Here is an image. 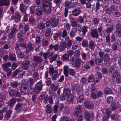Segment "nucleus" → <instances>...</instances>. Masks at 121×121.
I'll list each match as a JSON object with an SVG mask.
<instances>
[{"mask_svg": "<svg viewBox=\"0 0 121 121\" xmlns=\"http://www.w3.org/2000/svg\"><path fill=\"white\" fill-rule=\"evenodd\" d=\"M42 83L41 81L36 83L35 86L34 91L36 94H38L42 90Z\"/></svg>", "mask_w": 121, "mask_h": 121, "instance_id": "423d86ee", "label": "nucleus"}, {"mask_svg": "<svg viewBox=\"0 0 121 121\" xmlns=\"http://www.w3.org/2000/svg\"><path fill=\"white\" fill-rule=\"evenodd\" d=\"M37 26L38 29L39 30H41L44 28L45 26L44 23L41 22L38 23Z\"/></svg>", "mask_w": 121, "mask_h": 121, "instance_id": "ea45409f", "label": "nucleus"}, {"mask_svg": "<svg viewBox=\"0 0 121 121\" xmlns=\"http://www.w3.org/2000/svg\"><path fill=\"white\" fill-rule=\"evenodd\" d=\"M61 58L62 60L64 61H67L69 59V57L67 54H65L62 56Z\"/></svg>", "mask_w": 121, "mask_h": 121, "instance_id": "09e8293b", "label": "nucleus"}, {"mask_svg": "<svg viewBox=\"0 0 121 121\" xmlns=\"http://www.w3.org/2000/svg\"><path fill=\"white\" fill-rule=\"evenodd\" d=\"M111 106L112 111H114L116 109L117 105L115 102H113L111 104Z\"/></svg>", "mask_w": 121, "mask_h": 121, "instance_id": "603ef678", "label": "nucleus"}, {"mask_svg": "<svg viewBox=\"0 0 121 121\" xmlns=\"http://www.w3.org/2000/svg\"><path fill=\"white\" fill-rule=\"evenodd\" d=\"M21 17L20 13L19 11H17L15 12L14 16H11V19H14V22L16 23H17L20 21Z\"/></svg>", "mask_w": 121, "mask_h": 121, "instance_id": "0eeeda50", "label": "nucleus"}, {"mask_svg": "<svg viewBox=\"0 0 121 121\" xmlns=\"http://www.w3.org/2000/svg\"><path fill=\"white\" fill-rule=\"evenodd\" d=\"M14 89H11L10 87L8 88V91L9 97H13L15 96V92L14 91Z\"/></svg>", "mask_w": 121, "mask_h": 121, "instance_id": "c85d7f7f", "label": "nucleus"}, {"mask_svg": "<svg viewBox=\"0 0 121 121\" xmlns=\"http://www.w3.org/2000/svg\"><path fill=\"white\" fill-rule=\"evenodd\" d=\"M105 9L107 14H111V10L109 9L108 6H105Z\"/></svg>", "mask_w": 121, "mask_h": 121, "instance_id": "0e129e2a", "label": "nucleus"}, {"mask_svg": "<svg viewBox=\"0 0 121 121\" xmlns=\"http://www.w3.org/2000/svg\"><path fill=\"white\" fill-rule=\"evenodd\" d=\"M62 32L60 30L58 31L57 32L54 34L53 35V37L54 39H56L60 38V37Z\"/></svg>", "mask_w": 121, "mask_h": 121, "instance_id": "72a5a7b5", "label": "nucleus"}, {"mask_svg": "<svg viewBox=\"0 0 121 121\" xmlns=\"http://www.w3.org/2000/svg\"><path fill=\"white\" fill-rule=\"evenodd\" d=\"M105 43H106L107 45H108L109 46H111L109 35H107L106 36Z\"/></svg>", "mask_w": 121, "mask_h": 121, "instance_id": "de8ad7c7", "label": "nucleus"}, {"mask_svg": "<svg viewBox=\"0 0 121 121\" xmlns=\"http://www.w3.org/2000/svg\"><path fill=\"white\" fill-rule=\"evenodd\" d=\"M27 84H29L30 86H32L35 83L34 79L31 78H29L27 81Z\"/></svg>", "mask_w": 121, "mask_h": 121, "instance_id": "37998d69", "label": "nucleus"}, {"mask_svg": "<svg viewBox=\"0 0 121 121\" xmlns=\"http://www.w3.org/2000/svg\"><path fill=\"white\" fill-rule=\"evenodd\" d=\"M42 43L43 46H47L48 45L49 43L47 39H44L42 40Z\"/></svg>", "mask_w": 121, "mask_h": 121, "instance_id": "680f3d73", "label": "nucleus"}, {"mask_svg": "<svg viewBox=\"0 0 121 121\" xmlns=\"http://www.w3.org/2000/svg\"><path fill=\"white\" fill-rule=\"evenodd\" d=\"M36 13L35 15H36L37 16H42L43 13V9L41 6H39L37 8L35 9Z\"/></svg>", "mask_w": 121, "mask_h": 121, "instance_id": "2eb2a0df", "label": "nucleus"}, {"mask_svg": "<svg viewBox=\"0 0 121 121\" xmlns=\"http://www.w3.org/2000/svg\"><path fill=\"white\" fill-rule=\"evenodd\" d=\"M58 73V71L56 70H55L54 73L52 74V79L53 80H55L56 79Z\"/></svg>", "mask_w": 121, "mask_h": 121, "instance_id": "a18cd8bd", "label": "nucleus"}, {"mask_svg": "<svg viewBox=\"0 0 121 121\" xmlns=\"http://www.w3.org/2000/svg\"><path fill=\"white\" fill-rule=\"evenodd\" d=\"M29 85L26 82L22 83L21 86L20 91L23 95H25L28 92Z\"/></svg>", "mask_w": 121, "mask_h": 121, "instance_id": "7ed1b4c3", "label": "nucleus"}, {"mask_svg": "<svg viewBox=\"0 0 121 121\" xmlns=\"http://www.w3.org/2000/svg\"><path fill=\"white\" fill-rule=\"evenodd\" d=\"M108 73L109 75H111L114 78L118 74V71L116 70L114 66L112 65L110 66L109 68Z\"/></svg>", "mask_w": 121, "mask_h": 121, "instance_id": "20e7f679", "label": "nucleus"}, {"mask_svg": "<svg viewBox=\"0 0 121 121\" xmlns=\"http://www.w3.org/2000/svg\"><path fill=\"white\" fill-rule=\"evenodd\" d=\"M11 86L13 88H15L16 89L18 87L19 85V83L17 82L13 81L11 82L10 83Z\"/></svg>", "mask_w": 121, "mask_h": 121, "instance_id": "58836bf2", "label": "nucleus"}, {"mask_svg": "<svg viewBox=\"0 0 121 121\" xmlns=\"http://www.w3.org/2000/svg\"><path fill=\"white\" fill-rule=\"evenodd\" d=\"M66 96L67 101L70 104L72 103L73 100V96L72 94H70Z\"/></svg>", "mask_w": 121, "mask_h": 121, "instance_id": "5701e85b", "label": "nucleus"}, {"mask_svg": "<svg viewBox=\"0 0 121 121\" xmlns=\"http://www.w3.org/2000/svg\"><path fill=\"white\" fill-rule=\"evenodd\" d=\"M114 26L113 25H111L106 30V32L108 33L111 32L113 30Z\"/></svg>", "mask_w": 121, "mask_h": 121, "instance_id": "8fccbe9b", "label": "nucleus"}, {"mask_svg": "<svg viewBox=\"0 0 121 121\" xmlns=\"http://www.w3.org/2000/svg\"><path fill=\"white\" fill-rule=\"evenodd\" d=\"M51 30L50 28H49L46 29L45 32V36L48 37H49L50 35Z\"/></svg>", "mask_w": 121, "mask_h": 121, "instance_id": "a19ab883", "label": "nucleus"}, {"mask_svg": "<svg viewBox=\"0 0 121 121\" xmlns=\"http://www.w3.org/2000/svg\"><path fill=\"white\" fill-rule=\"evenodd\" d=\"M22 106V104L19 103H17L15 106V110L17 111H20L21 109Z\"/></svg>", "mask_w": 121, "mask_h": 121, "instance_id": "2f4dec72", "label": "nucleus"}, {"mask_svg": "<svg viewBox=\"0 0 121 121\" xmlns=\"http://www.w3.org/2000/svg\"><path fill=\"white\" fill-rule=\"evenodd\" d=\"M113 100V97L111 96L108 97L107 99V103L108 104L111 103Z\"/></svg>", "mask_w": 121, "mask_h": 121, "instance_id": "774afa93", "label": "nucleus"}, {"mask_svg": "<svg viewBox=\"0 0 121 121\" xmlns=\"http://www.w3.org/2000/svg\"><path fill=\"white\" fill-rule=\"evenodd\" d=\"M81 63V60L79 58H78L75 60L74 62L72 63V66L75 67L76 69L80 68Z\"/></svg>", "mask_w": 121, "mask_h": 121, "instance_id": "1a4fd4ad", "label": "nucleus"}, {"mask_svg": "<svg viewBox=\"0 0 121 121\" xmlns=\"http://www.w3.org/2000/svg\"><path fill=\"white\" fill-rule=\"evenodd\" d=\"M65 40L67 42L66 47L67 48H69L72 45L73 43V41L72 40L69 39V37L66 38Z\"/></svg>", "mask_w": 121, "mask_h": 121, "instance_id": "f3484780", "label": "nucleus"}, {"mask_svg": "<svg viewBox=\"0 0 121 121\" xmlns=\"http://www.w3.org/2000/svg\"><path fill=\"white\" fill-rule=\"evenodd\" d=\"M112 13L113 16L116 17H118L120 15V13L118 11H113Z\"/></svg>", "mask_w": 121, "mask_h": 121, "instance_id": "5fc2aeb1", "label": "nucleus"}, {"mask_svg": "<svg viewBox=\"0 0 121 121\" xmlns=\"http://www.w3.org/2000/svg\"><path fill=\"white\" fill-rule=\"evenodd\" d=\"M88 26H84L81 28V31L82 32V35H85L87 31Z\"/></svg>", "mask_w": 121, "mask_h": 121, "instance_id": "49530a36", "label": "nucleus"}, {"mask_svg": "<svg viewBox=\"0 0 121 121\" xmlns=\"http://www.w3.org/2000/svg\"><path fill=\"white\" fill-rule=\"evenodd\" d=\"M16 102V100L15 98H12L9 100L8 103V105L10 108H12Z\"/></svg>", "mask_w": 121, "mask_h": 121, "instance_id": "a211bd4d", "label": "nucleus"}, {"mask_svg": "<svg viewBox=\"0 0 121 121\" xmlns=\"http://www.w3.org/2000/svg\"><path fill=\"white\" fill-rule=\"evenodd\" d=\"M14 91L15 92V96L16 97L18 98H20L21 97V94L20 92L18 91V89L15 90L14 89Z\"/></svg>", "mask_w": 121, "mask_h": 121, "instance_id": "3c124183", "label": "nucleus"}, {"mask_svg": "<svg viewBox=\"0 0 121 121\" xmlns=\"http://www.w3.org/2000/svg\"><path fill=\"white\" fill-rule=\"evenodd\" d=\"M30 63V61L27 60L24 61L22 64V67L25 70H27L29 68V65Z\"/></svg>", "mask_w": 121, "mask_h": 121, "instance_id": "9b49d317", "label": "nucleus"}, {"mask_svg": "<svg viewBox=\"0 0 121 121\" xmlns=\"http://www.w3.org/2000/svg\"><path fill=\"white\" fill-rule=\"evenodd\" d=\"M58 111V105L57 104H55L53 106V111L54 113H56Z\"/></svg>", "mask_w": 121, "mask_h": 121, "instance_id": "864d4df0", "label": "nucleus"}, {"mask_svg": "<svg viewBox=\"0 0 121 121\" xmlns=\"http://www.w3.org/2000/svg\"><path fill=\"white\" fill-rule=\"evenodd\" d=\"M83 66L85 69L88 70L91 68L89 63L88 62H87L83 65Z\"/></svg>", "mask_w": 121, "mask_h": 121, "instance_id": "69168bd1", "label": "nucleus"}, {"mask_svg": "<svg viewBox=\"0 0 121 121\" xmlns=\"http://www.w3.org/2000/svg\"><path fill=\"white\" fill-rule=\"evenodd\" d=\"M41 38L39 36H37L35 38V42L37 45H38L41 43Z\"/></svg>", "mask_w": 121, "mask_h": 121, "instance_id": "e2e57ef3", "label": "nucleus"}, {"mask_svg": "<svg viewBox=\"0 0 121 121\" xmlns=\"http://www.w3.org/2000/svg\"><path fill=\"white\" fill-rule=\"evenodd\" d=\"M80 10L79 8H77L73 10L72 12V14L74 16H78L80 13Z\"/></svg>", "mask_w": 121, "mask_h": 121, "instance_id": "b1692460", "label": "nucleus"}, {"mask_svg": "<svg viewBox=\"0 0 121 121\" xmlns=\"http://www.w3.org/2000/svg\"><path fill=\"white\" fill-rule=\"evenodd\" d=\"M104 94L106 95L112 94L113 93L112 90L111 89L108 87L105 88L104 89Z\"/></svg>", "mask_w": 121, "mask_h": 121, "instance_id": "f704fd0d", "label": "nucleus"}, {"mask_svg": "<svg viewBox=\"0 0 121 121\" xmlns=\"http://www.w3.org/2000/svg\"><path fill=\"white\" fill-rule=\"evenodd\" d=\"M100 19L98 16L95 17L92 20V23L95 25H97L99 22Z\"/></svg>", "mask_w": 121, "mask_h": 121, "instance_id": "c9c22d12", "label": "nucleus"}, {"mask_svg": "<svg viewBox=\"0 0 121 121\" xmlns=\"http://www.w3.org/2000/svg\"><path fill=\"white\" fill-rule=\"evenodd\" d=\"M72 30L69 33V35L71 37H74L77 32V30L75 28H72Z\"/></svg>", "mask_w": 121, "mask_h": 121, "instance_id": "bb28decb", "label": "nucleus"}, {"mask_svg": "<svg viewBox=\"0 0 121 121\" xmlns=\"http://www.w3.org/2000/svg\"><path fill=\"white\" fill-rule=\"evenodd\" d=\"M103 61V59L100 58H97L95 60V62L96 64L98 65L101 64Z\"/></svg>", "mask_w": 121, "mask_h": 121, "instance_id": "c03bdc74", "label": "nucleus"}, {"mask_svg": "<svg viewBox=\"0 0 121 121\" xmlns=\"http://www.w3.org/2000/svg\"><path fill=\"white\" fill-rule=\"evenodd\" d=\"M50 1L48 0H43L42 1L43 7L50 6Z\"/></svg>", "mask_w": 121, "mask_h": 121, "instance_id": "a878e982", "label": "nucleus"}, {"mask_svg": "<svg viewBox=\"0 0 121 121\" xmlns=\"http://www.w3.org/2000/svg\"><path fill=\"white\" fill-rule=\"evenodd\" d=\"M84 117L86 121H91L90 118H93L94 116V114L92 113H90L87 111L84 112Z\"/></svg>", "mask_w": 121, "mask_h": 121, "instance_id": "9d476101", "label": "nucleus"}, {"mask_svg": "<svg viewBox=\"0 0 121 121\" xmlns=\"http://www.w3.org/2000/svg\"><path fill=\"white\" fill-rule=\"evenodd\" d=\"M8 59L9 60L12 61H15L16 59L15 55L13 53H9L8 56Z\"/></svg>", "mask_w": 121, "mask_h": 121, "instance_id": "393cba45", "label": "nucleus"}, {"mask_svg": "<svg viewBox=\"0 0 121 121\" xmlns=\"http://www.w3.org/2000/svg\"><path fill=\"white\" fill-rule=\"evenodd\" d=\"M59 45L57 44L55 45L51 44L49 46V49H54L55 51H57L59 50Z\"/></svg>", "mask_w": 121, "mask_h": 121, "instance_id": "6ab92c4d", "label": "nucleus"}, {"mask_svg": "<svg viewBox=\"0 0 121 121\" xmlns=\"http://www.w3.org/2000/svg\"><path fill=\"white\" fill-rule=\"evenodd\" d=\"M29 24L32 26H34L35 23V18L32 16H30L29 19Z\"/></svg>", "mask_w": 121, "mask_h": 121, "instance_id": "7c9ffc66", "label": "nucleus"}, {"mask_svg": "<svg viewBox=\"0 0 121 121\" xmlns=\"http://www.w3.org/2000/svg\"><path fill=\"white\" fill-rule=\"evenodd\" d=\"M33 60L36 64L40 63L42 61V59L41 58L40 56H34L33 57Z\"/></svg>", "mask_w": 121, "mask_h": 121, "instance_id": "ddd939ff", "label": "nucleus"}, {"mask_svg": "<svg viewBox=\"0 0 121 121\" xmlns=\"http://www.w3.org/2000/svg\"><path fill=\"white\" fill-rule=\"evenodd\" d=\"M20 72V71L19 69H17L13 72L12 75L13 77H15L16 76L18 73Z\"/></svg>", "mask_w": 121, "mask_h": 121, "instance_id": "bf43d9fd", "label": "nucleus"}, {"mask_svg": "<svg viewBox=\"0 0 121 121\" xmlns=\"http://www.w3.org/2000/svg\"><path fill=\"white\" fill-rule=\"evenodd\" d=\"M46 112L50 114L52 111V108L51 106L49 104H48L46 106Z\"/></svg>", "mask_w": 121, "mask_h": 121, "instance_id": "c756f323", "label": "nucleus"}, {"mask_svg": "<svg viewBox=\"0 0 121 121\" xmlns=\"http://www.w3.org/2000/svg\"><path fill=\"white\" fill-rule=\"evenodd\" d=\"M20 10L22 13H26V7L22 3L20 4Z\"/></svg>", "mask_w": 121, "mask_h": 121, "instance_id": "4be33fe9", "label": "nucleus"}, {"mask_svg": "<svg viewBox=\"0 0 121 121\" xmlns=\"http://www.w3.org/2000/svg\"><path fill=\"white\" fill-rule=\"evenodd\" d=\"M63 93L66 96L72 94H71V90L69 88H64L63 89Z\"/></svg>", "mask_w": 121, "mask_h": 121, "instance_id": "4c0bfd02", "label": "nucleus"}, {"mask_svg": "<svg viewBox=\"0 0 121 121\" xmlns=\"http://www.w3.org/2000/svg\"><path fill=\"white\" fill-rule=\"evenodd\" d=\"M57 56V54H55L52 56L50 57V62H52L56 60V59Z\"/></svg>", "mask_w": 121, "mask_h": 121, "instance_id": "4d7b16f0", "label": "nucleus"}, {"mask_svg": "<svg viewBox=\"0 0 121 121\" xmlns=\"http://www.w3.org/2000/svg\"><path fill=\"white\" fill-rule=\"evenodd\" d=\"M30 28L28 23H23V25L20 24L18 29L20 30V31L17 34V37L20 38L22 37L23 35H26L27 32L28 31Z\"/></svg>", "mask_w": 121, "mask_h": 121, "instance_id": "f257e3e1", "label": "nucleus"}, {"mask_svg": "<svg viewBox=\"0 0 121 121\" xmlns=\"http://www.w3.org/2000/svg\"><path fill=\"white\" fill-rule=\"evenodd\" d=\"M50 87L52 90L56 91L58 88V86H56L53 84H52L51 85Z\"/></svg>", "mask_w": 121, "mask_h": 121, "instance_id": "052dcab7", "label": "nucleus"}, {"mask_svg": "<svg viewBox=\"0 0 121 121\" xmlns=\"http://www.w3.org/2000/svg\"><path fill=\"white\" fill-rule=\"evenodd\" d=\"M43 9L44 12L46 14H49L51 11L50 6L43 7Z\"/></svg>", "mask_w": 121, "mask_h": 121, "instance_id": "473e14b6", "label": "nucleus"}, {"mask_svg": "<svg viewBox=\"0 0 121 121\" xmlns=\"http://www.w3.org/2000/svg\"><path fill=\"white\" fill-rule=\"evenodd\" d=\"M59 20L58 19L54 17L51 18L50 20L47 19L45 22L46 26L48 27L51 25V26L53 27H56L58 24Z\"/></svg>", "mask_w": 121, "mask_h": 121, "instance_id": "f03ea898", "label": "nucleus"}, {"mask_svg": "<svg viewBox=\"0 0 121 121\" xmlns=\"http://www.w3.org/2000/svg\"><path fill=\"white\" fill-rule=\"evenodd\" d=\"M103 95V92L101 91H99L96 93L93 92L92 93L91 97L93 99H96L99 97H101Z\"/></svg>", "mask_w": 121, "mask_h": 121, "instance_id": "6e6552de", "label": "nucleus"}, {"mask_svg": "<svg viewBox=\"0 0 121 121\" xmlns=\"http://www.w3.org/2000/svg\"><path fill=\"white\" fill-rule=\"evenodd\" d=\"M85 106L88 109H91L94 107V104L88 101H86L84 103Z\"/></svg>", "mask_w": 121, "mask_h": 121, "instance_id": "aec40b11", "label": "nucleus"}, {"mask_svg": "<svg viewBox=\"0 0 121 121\" xmlns=\"http://www.w3.org/2000/svg\"><path fill=\"white\" fill-rule=\"evenodd\" d=\"M1 67L3 71L6 72V74L7 77L10 76L11 74L12 70L7 66L6 63H4L1 65Z\"/></svg>", "mask_w": 121, "mask_h": 121, "instance_id": "39448f33", "label": "nucleus"}, {"mask_svg": "<svg viewBox=\"0 0 121 121\" xmlns=\"http://www.w3.org/2000/svg\"><path fill=\"white\" fill-rule=\"evenodd\" d=\"M66 47V43L65 42H63L60 43L59 45V52H61L64 51Z\"/></svg>", "mask_w": 121, "mask_h": 121, "instance_id": "4468645a", "label": "nucleus"}, {"mask_svg": "<svg viewBox=\"0 0 121 121\" xmlns=\"http://www.w3.org/2000/svg\"><path fill=\"white\" fill-rule=\"evenodd\" d=\"M17 26L16 25H14L13 26V28L11 30V32L14 34H15L17 31Z\"/></svg>", "mask_w": 121, "mask_h": 121, "instance_id": "13d9d810", "label": "nucleus"}, {"mask_svg": "<svg viewBox=\"0 0 121 121\" xmlns=\"http://www.w3.org/2000/svg\"><path fill=\"white\" fill-rule=\"evenodd\" d=\"M101 110L103 113L105 114L108 116H110L111 113L110 110L109 108H104V109H101Z\"/></svg>", "mask_w": 121, "mask_h": 121, "instance_id": "412c9836", "label": "nucleus"}, {"mask_svg": "<svg viewBox=\"0 0 121 121\" xmlns=\"http://www.w3.org/2000/svg\"><path fill=\"white\" fill-rule=\"evenodd\" d=\"M33 48L32 44L31 42H29L27 45L26 49V53H29L30 51H33Z\"/></svg>", "mask_w": 121, "mask_h": 121, "instance_id": "dca6fc26", "label": "nucleus"}, {"mask_svg": "<svg viewBox=\"0 0 121 121\" xmlns=\"http://www.w3.org/2000/svg\"><path fill=\"white\" fill-rule=\"evenodd\" d=\"M119 117V115L117 113L113 114L111 117V119L112 120L115 121L118 120Z\"/></svg>", "mask_w": 121, "mask_h": 121, "instance_id": "79ce46f5", "label": "nucleus"}, {"mask_svg": "<svg viewBox=\"0 0 121 121\" xmlns=\"http://www.w3.org/2000/svg\"><path fill=\"white\" fill-rule=\"evenodd\" d=\"M16 53L17 56L19 58H22L24 56V53L20 51L17 52Z\"/></svg>", "mask_w": 121, "mask_h": 121, "instance_id": "338daca9", "label": "nucleus"}, {"mask_svg": "<svg viewBox=\"0 0 121 121\" xmlns=\"http://www.w3.org/2000/svg\"><path fill=\"white\" fill-rule=\"evenodd\" d=\"M70 23H71V26L74 28H75L76 27L77 23V22L75 21L71 20L70 21Z\"/></svg>", "mask_w": 121, "mask_h": 121, "instance_id": "6e6d98bb", "label": "nucleus"}, {"mask_svg": "<svg viewBox=\"0 0 121 121\" xmlns=\"http://www.w3.org/2000/svg\"><path fill=\"white\" fill-rule=\"evenodd\" d=\"M91 36L93 38H98L99 36L97 30L96 29H94L91 30Z\"/></svg>", "mask_w": 121, "mask_h": 121, "instance_id": "f8f14e48", "label": "nucleus"}, {"mask_svg": "<svg viewBox=\"0 0 121 121\" xmlns=\"http://www.w3.org/2000/svg\"><path fill=\"white\" fill-rule=\"evenodd\" d=\"M78 1V0H71L70 2V8L75 7L76 6Z\"/></svg>", "mask_w": 121, "mask_h": 121, "instance_id": "e433bc0d", "label": "nucleus"}, {"mask_svg": "<svg viewBox=\"0 0 121 121\" xmlns=\"http://www.w3.org/2000/svg\"><path fill=\"white\" fill-rule=\"evenodd\" d=\"M88 47L91 50L94 49L95 46V44L92 40L90 41L88 44Z\"/></svg>", "mask_w": 121, "mask_h": 121, "instance_id": "cd10ccee", "label": "nucleus"}]
</instances>
